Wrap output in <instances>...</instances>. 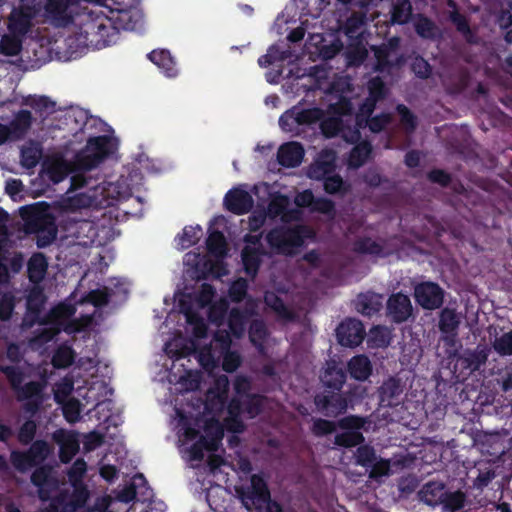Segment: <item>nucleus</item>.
<instances>
[{"label": "nucleus", "mask_w": 512, "mask_h": 512, "mask_svg": "<svg viewBox=\"0 0 512 512\" xmlns=\"http://www.w3.org/2000/svg\"><path fill=\"white\" fill-rule=\"evenodd\" d=\"M314 212H319L329 219H333L335 216V208L332 201L325 198L315 199V202L311 208Z\"/></svg>", "instance_id": "nucleus-61"}, {"label": "nucleus", "mask_w": 512, "mask_h": 512, "mask_svg": "<svg viewBox=\"0 0 512 512\" xmlns=\"http://www.w3.org/2000/svg\"><path fill=\"white\" fill-rule=\"evenodd\" d=\"M48 262L42 253L34 254L28 262L29 279L34 283L41 282L47 272Z\"/></svg>", "instance_id": "nucleus-34"}, {"label": "nucleus", "mask_w": 512, "mask_h": 512, "mask_svg": "<svg viewBox=\"0 0 512 512\" xmlns=\"http://www.w3.org/2000/svg\"><path fill=\"white\" fill-rule=\"evenodd\" d=\"M370 337L376 346L383 347L389 344V331L386 328L376 327L370 331Z\"/></svg>", "instance_id": "nucleus-64"}, {"label": "nucleus", "mask_w": 512, "mask_h": 512, "mask_svg": "<svg viewBox=\"0 0 512 512\" xmlns=\"http://www.w3.org/2000/svg\"><path fill=\"white\" fill-rule=\"evenodd\" d=\"M247 286L246 280L242 278L233 282L229 290L232 300L236 302L241 301L246 295Z\"/></svg>", "instance_id": "nucleus-63"}, {"label": "nucleus", "mask_w": 512, "mask_h": 512, "mask_svg": "<svg viewBox=\"0 0 512 512\" xmlns=\"http://www.w3.org/2000/svg\"><path fill=\"white\" fill-rule=\"evenodd\" d=\"M336 154L332 150H323L317 159L309 166L308 176L311 179H322L331 173L335 167Z\"/></svg>", "instance_id": "nucleus-18"}, {"label": "nucleus", "mask_w": 512, "mask_h": 512, "mask_svg": "<svg viewBox=\"0 0 512 512\" xmlns=\"http://www.w3.org/2000/svg\"><path fill=\"white\" fill-rule=\"evenodd\" d=\"M356 463L361 466H371L376 460V454L372 447L360 446L355 454Z\"/></svg>", "instance_id": "nucleus-58"}, {"label": "nucleus", "mask_w": 512, "mask_h": 512, "mask_svg": "<svg viewBox=\"0 0 512 512\" xmlns=\"http://www.w3.org/2000/svg\"><path fill=\"white\" fill-rule=\"evenodd\" d=\"M45 227L43 229L38 228L37 233V246L46 247L51 244L56 238L57 229L54 222L49 217L43 219Z\"/></svg>", "instance_id": "nucleus-37"}, {"label": "nucleus", "mask_w": 512, "mask_h": 512, "mask_svg": "<svg viewBox=\"0 0 512 512\" xmlns=\"http://www.w3.org/2000/svg\"><path fill=\"white\" fill-rule=\"evenodd\" d=\"M63 405V414L65 419L70 423H75L80 420L81 404L76 399L66 400Z\"/></svg>", "instance_id": "nucleus-50"}, {"label": "nucleus", "mask_w": 512, "mask_h": 512, "mask_svg": "<svg viewBox=\"0 0 512 512\" xmlns=\"http://www.w3.org/2000/svg\"><path fill=\"white\" fill-rule=\"evenodd\" d=\"M387 311L394 322L406 321L412 315V305L409 297L402 293L392 295L387 301Z\"/></svg>", "instance_id": "nucleus-17"}, {"label": "nucleus", "mask_w": 512, "mask_h": 512, "mask_svg": "<svg viewBox=\"0 0 512 512\" xmlns=\"http://www.w3.org/2000/svg\"><path fill=\"white\" fill-rule=\"evenodd\" d=\"M215 348L204 347L197 354L202 367L211 370L216 367L220 357H223L222 367L226 372H234L241 364L242 359L238 352L231 351V339L226 330H219L214 336Z\"/></svg>", "instance_id": "nucleus-4"}, {"label": "nucleus", "mask_w": 512, "mask_h": 512, "mask_svg": "<svg viewBox=\"0 0 512 512\" xmlns=\"http://www.w3.org/2000/svg\"><path fill=\"white\" fill-rule=\"evenodd\" d=\"M207 247L211 254L223 257L226 254V241L221 232H212L207 239Z\"/></svg>", "instance_id": "nucleus-45"}, {"label": "nucleus", "mask_w": 512, "mask_h": 512, "mask_svg": "<svg viewBox=\"0 0 512 512\" xmlns=\"http://www.w3.org/2000/svg\"><path fill=\"white\" fill-rule=\"evenodd\" d=\"M487 357L488 355L484 349H477L467 352L464 359L472 370H477L481 365L485 364Z\"/></svg>", "instance_id": "nucleus-60"}, {"label": "nucleus", "mask_w": 512, "mask_h": 512, "mask_svg": "<svg viewBox=\"0 0 512 512\" xmlns=\"http://www.w3.org/2000/svg\"><path fill=\"white\" fill-rule=\"evenodd\" d=\"M102 5L109 10L111 20L118 25L119 28L132 29L130 20L133 16V9L137 6V0H85Z\"/></svg>", "instance_id": "nucleus-9"}, {"label": "nucleus", "mask_w": 512, "mask_h": 512, "mask_svg": "<svg viewBox=\"0 0 512 512\" xmlns=\"http://www.w3.org/2000/svg\"><path fill=\"white\" fill-rule=\"evenodd\" d=\"M201 375L198 371H188L184 376L179 379V384L184 391H194L198 389L200 384Z\"/></svg>", "instance_id": "nucleus-59"}, {"label": "nucleus", "mask_w": 512, "mask_h": 512, "mask_svg": "<svg viewBox=\"0 0 512 512\" xmlns=\"http://www.w3.org/2000/svg\"><path fill=\"white\" fill-rule=\"evenodd\" d=\"M365 16L362 13H353L344 26L345 34L350 38H357L362 33Z\"/></svg>", "instance_id": "nucleus-46"}, {"label": "nucleus", "mask_w": 512, "mask_h": 512, "mask_svg": "<svg viewBox=\"0 0 512 512\" xmlns=\"http://www.w3.org/2000/svg\"><path fill=\"white\" fill-rule=\"evenodd\" d=\"M364 335L363 325L356 319H347L337 328V339L342 346H358L363 341Z\"/></svg>", "instance_id": "nucleus-14"}, {"label": "nucleus", "mask_w": 512, "mask_h": 512, "mask_svg": "<svg viewBox=\"0 0 512 512\" xmlns=\"http://www.w3.org/2000/svg\"><path fill=\"white\" fill-rule=\"evenodd\" d=\"M225 204L233 213L244 214L253 207V199L247 191L234 189L226 194Z\"/></svg>", "instance_id": "nucleus-21"}, {"label": "nucleus", "mask_w": 512, "mask_h": 512, "mask_svg": "<svg viewBox=\"0 0 512 512\" xmlns=\"http://www.w3.org/2000/svg\"><path fill=\"white\" fill-rule=\"evenodd\" d=\"M35 15L33 8L14 9L9 17V30L14 35H24L31 26V20Z\"/></svg>", "instance_id": "nucleus-22"}, {"label": "nucleus", "mask_w": 512, "mask_h": 512, "mask_svg": "<svg viewBox=\"0 0 512 512\" xmlns=\"http://www.w3.org/2000/svg\"><path fill=\"white\" fill-rule=\"evenodd\" d=\"M414 27L417 34L423 38L432 39L437 35V27L426 17L418 16L415 19Z\"/></svg>", "instance_id": "nucleus-47"}, {"label": "nucleus", "mask_w": 512, "mask_h": 512, "mask_svg": "<svg viewBox=\"0 0 512 512\" xmlns=\"http://www.w3.org/2000/svg\"><path fill=\"white\" fill-rule=\"evenodd\" d=\"M267 336V330L265 324L262 321L255 320L252 322L249 330V338L253 345L263 353V342Z\"/></svg>", "instance_id": "nucleus-43"}, {"label": "nucleus", "mask_w": 512, "mask_h": 512, "mask_svg": "<svg viewBox=\"0 0 512 512\" xmlns=\"http://www.w3.org/2000/svg\"><path fill=\"white\" fill-rule=\"evenodd\" d=\"M241 501L247 510L261 508L270 499L266 483L259 475H252L251 485L241 492Z\"/></svg>", "instance_id": "nucleus-13"}, {"label": "nucleus", "mask_w": 512, "mask_h": 512, "mask_svg": "<svg viewBox=\"0 0 512 512\" xmlns=\"http://www.w3.org/2000/svg\"><path fill=\"white\" fill-rule=\"evenodd\" d=\"M383 297L376 293L360 294L357 298L356 309L358 312L370 316L378 312L382 307Z\"/></svg>", "instance_id": "nucleus-30"}, {"label": "nucleus", "mask_w": 512, "mask_h": 512, "mask_svg": "<svg viewBox=\"0 0 512 512\" xmlns=\"http://www.w3.org/2000/svg\"><path fill=\"white\" fill-rule=\"evenodd\" d=\"M74 360V352L68 346H61L55 352L52 362L57 368H66L72 364Z\"/></svg>", "instance_id": "nucleus-49"}, {"label": "nucleus", "mask_w": 512, "mask_h": 512, "mask_svg": "<svg viewBox=\"0 0 512 512\" xmlns=\"http://www.w3.org/2000/svg\"><path fill=\"white\" fill-rule=\"evenodd\" d=\"M371 153V146L368 142H361L353 148L350 153L348 164L350 167L358 168L362 166Z\"/></svg>", "instance_id": "nucleus-39"}, {"label": "nucleus", "mask_w": 512, "mask_h": 512, "mask_svg": "<svg viewBox=\"0 0 512 512\" xmlns=\"http://www.w3.org/2000/svg\"><path fill=\"white\" fill-rule=\"evenodd\" d=\"M415 298L422 307L436 309L443 302V292L438 285L427 282L415 288Z\"/></svg>", "instance_id": "nucleus-16"}, {"label": "nucleus", "mask_w": 512, "mask_h": 512, "mask_svg": "<svg viewBox=\"0 0 512 512\" xmlns=\"http://www.w3.org/2000/svg\"><path fill=\"white\" fill-rule=\"evenodd\" d=\"M24 104L31 107L43 119L56 111V103L46 96L27 97Z\"/></svg>", "instance_id": "nucleus-33"}, {"label": "nucleus", "mask_w": 512, "mask_h": 512, "mask_svg": "<svg viewBox=\"0 0 512 512\" xmlns=\"http://www.w3.org/2000/svg\"><path fill=\"white\" fill-rule=\"evenodd\" d=\"M42 157V151L37 145H29L21 150V164L27 169L34 168Z\"/></svg>", "instance_id": "nucleus-42"}, {"label": "nucleus", "mask_w": 512, "mask_h": 512, "mask_svg": "<svg viewBox=\"0 0 512 512\" xmlns=\"http://www.w3.org/2000/svg\"><path fill=\"white\" fill-rule=\"evenodd\" d=\"M74 389V383L69 378L59 381L54 388V397L58 403H64Z\"/></svg>", "instance_id": "nucleus-54"}, {"label": "nucleus", "mask_w": 512, "mask_h": 512, "mask_svg": "<svg viewBox=\"0 0 512 512\" xmlns=\"http://www.w3.org/2000/svg\"><path fill=\"white\" fill-rule=\"evenodd\" d=\"M92 203L93 199L91 196H88L84 193H79L65 199L63 201V207L66 209L77 210L89 207Z\"/></svg>", "instance_id": "nucleus-52"}, {"label": "nucleus", "mask_w": 512, "mask_h": 512, "mask_svg": "<svg viewBox=\"0 0 512 512\" xmlns=\"http://www.w3.org/2000/svg\"><path fill=\"white\" fill-rule=\"evenodd\" d=\"M322 116L323 112L317 108L308 110L293 108L280 117L279 124L287 132H297L300 125L314 123Z\"/></svg>", "instance_id": "nucleus-11"}, {"label": "nucleus", "mask_w": 512, "mask_h": 512, "mask_svg": "<svg viewBox=\"0 0 512 512\" xmlns=\"http://www.w3.org/2000/svg\"><path fill=\"white\" fill-rule=\"evenodd\" d=\"M348 371L352 378L358 381H365L372 373V364L365 355H357L348 362Z\"/></svg>", "instance_id": "nucleus-28"}, {"label": "nucleus", "mask_w": 512, "mask_h": 512, "mask_svg": "<svg viewBox=\"0 0 512 512\" xmlns=\"http://www.w3.org/2000/svg\"><path fill=\"white\" fill-rule=\"evenodd\" d=\"M368 90L369 97L360 107L356 117L351 113L353 109L351 102L346 99H341L336 106H333V114L321 122V130L326 137L339 134L350 143L360 139L359 128L362 121L372 114L375 103L385 95V86L379 77L372 78L368 82Z\"/></svg>", "instance_id": "nucleus-1"}, {"label": "nucleus", "mask_w": 512, "mask_h": 512, "mask_svg": "<svg viewBox=\"0 0 512 512\" xmlns=\"http://www.w3.org/2000/svg\"><path fill=\"white\" fill-rule=\"evenodd\" d=\"M115 25L108 15L87 21L83 24L81 32L85 45L97 49L106 47L118 34V28Z\"/></svg>", "instance_id": "nucleus-6"}, {"label": "nucleus", "mask_w": 512, "mask_h": 512, "mask_svg": "<svg viewBox=\"0 0 512 512\" xmlns=\"http://www.w3.org/2000/svg\"><path fill=\"white\" fill-rule=\"evenodd\" d=\"M186 321L192 327V333L196 339H201L206 336L207 327L203 318L197 314L188 311L185 313Z\"/></svg>", "instance_id": "nucleus-48"}, {"label": "nucleus", "mask_w": 512, "mask_h": 512, "mask_svg": "<svg viewBox=\"0 0 512 512\" xmlns=\"http://www.w3.org/2000/svg\"><path fill=\"white\" fill-rule=\"evenodd\" d=\"M86 462L83 460V459H77L74 464L72 465V467L70 468V470L68 471V477H69V480L71 482V484L73 485V492L72 494H67V493H61L58 497L61 498V499H65V501H69L70 498L72 496H74V494L77 492V491H80V490H83L85 491L87 494H88V491L84 488H78L77 485L78 483L81 481V479L83 478L85 472H86Z\"/></svg>", "instance_id": "nucleus-32"}, {"label": "nucleus", "mask_w": 512, "mask_h": 512, "mask_svg": "<svg viewBox=\"0 0 512 512\" xmlns=\"http://www.w3.org/2000/svg\"><path fill=\"white\" fill-rule=\"evenodd\" d=\"M2 371L16 391L17 399L26 401L24 409L31 414L35 413L43 402L42 385L39 382H29L25 386L20 387L23 375L17 367L5 366L2 367Z\"/></svg>", "instance_id": "nucleus-5"}, {"label": "nucleus", "mask_w": 512, "mask_h": 512, "mask_svg": "<svg viewBox=\"0 0 512 512\" xmlns=\"http://www.w3.org/2000/svg\"><path fill=\"white\" fill-rule=\"evenodd\" d=\"M234 389L237 396L233 398L228 406V416L224 419L225 427L235 433L244 429L242 416L254 418L259 414L263 399L257 395H249L250 383L247 378L238 376L234 382Z\"/></svg>", "instance_id": "nucleus-3"}, {"label": "nucleus", "mask_w": 512, "mask_h": 512, "mask_svg": "<svg viewBox=\"0 0 512 512\" xmlns=\"http://www.w3.org/2000/svg\"><path fill=\"white\" fill-rule=\"evenodd\" d=\"M321 380L325 386L340 390L346 381V374L341 367L332 362L327 364Z\"/></svg>", "instance_id": "nucleus-31"}, {"label": "nucleus", "mask_w": 512, "mask_h": 512, "mask_svg": "<svg viewBox=\"0 0 512 512\" xmlns=\"http://www.w3.org/2000/svg\"><path fill=\"white\" fill-rule=\"evenodd\" d=\"M422 502L432 507L440 506L445 497V486L442 482H428L418 492Z\"/></svg>", "instance_id": "nucleus-26"}, {"label": "nucleus", "mask_w": 512, "mask_h": 512, "mask_svg": "<svg viewBox=\"0 0 512 512\" xmlns=\"http://www.w3.org/2000/svg\"><path fill=\"white\" fill-rule=\"evenodd\" d=\"M441 503L442 512H454L464 506L465 495L460 491L447 492L445 490V497Z\"/></svg>", "instance_id": "nucleus-41"}, {"label": "nucleus", "mask_w": 512, "mask_h": 512, "mask_svg": "<svg viewBox=\"0 0 512 512\" xmlns=\"http://www.w3.org/2000/svg\"><path fill=\"white\" fill-rule=\"evenodd\" d=\"M259 250L256 247L247 245L242 251V261L248 275L254 277L257 273L260 259Z\"/></svg>", "instance_id": "nucleus-36"}, {"label": "nucleus", "mask_w": 512, "mask_h": 512, "mask_svg": "<svg viewBox=\"0 0 512 512\" xmlns=\"http://www.w3.org/2000/svg\"><path fill=\"white\" fill-rule=\"evenodd\" d=\"M265 303L283 320L290 321L294 318V313L284 305L283 301L273 292L265 294Z\"/></svg>", "instance_id": "nucleus-35"}, {"label": "nucleus", "mask_w": 512, "mask_h": 512, "mask_svg": "<svg viewBox=\"0 0 512 512\" xmlns=\"http://www.w3.org/2000/svg\"><path fill=\"white\" fill-rule=\"evenodd\" d=\"M363 441L362 433L356 430H347L335 436V444L346 448L357 446Z\"/></svg>", "instance_id": "nucleus-44"}, {"label": "nucleus", "mask_w": 512, "mask_h": 512, "mask_svg": "<svg viewBox=\"0 0 512 512\" xmlns=\"http://www.w3.org/2000/svg\"><path fill=\"white\" fill-rule=\"evenodd\" d=\"M45 169L50 180L58 183L72 172V165L61 157H53L45 163Z\"/></svg>", "instance_id": "nucleus-27"}, {"label": "nucleus", "mask_w": 512, "mask_h": 512, "mask_svg": "<svg viewBox=\"0 0 512 512\" xmlns=\"http://www.w3.org/2000/svg\"><path fill=\"white\" fill-rule=\"evenodd\" d=\"M229 328L234 336L241 337L245 330V317L237 309H232L229 315Z\"/></svg>", "instance_id": "nucleus-53"}, {"label": "nucleus", "mask_w": 512, "mask_h": 512, "mask_svg": "<svg viewBox=\"0 0 512 512\" xmlns=\"http://www.w3.org/2000/svg\"><path fill=\"white\" fill-rule=\"evenodd\" d=\"M75 314V308L70 304L56 306L48 315L45 323H41L37 329V336L31 339V345H41L52 340L61 330L72 334L89 327L93 322L92 315H84L71 320Z\"/></svg>", "instance_id": "nucleus-2"}, {"label": "nucleus", "mask_w": 512, "mask_h": 512, "mask_svg": "<svg viewBox=\"0 0 512 512\" xmlns=\"http://www.w3.org/2000/svg\"><path fill=\"white\" fill-rule=\"evenodd\" d=\"M398 43V39H393L390 42L389 46H381V47H373L374 56L376 59V65L374 67L375 71L384 72L389 70L392 66L398 65L401 61L399 57H395V60L392 59V54L394 53V48Z\"/></svg>", "instance_id": "nucleus-24"}, {"label": "nucleus", "mask_w": 512, "mask_h": 512, "mask_svg": "<svg viewBox=\"0 0 512 512\" xmlns=\"http://www.w3.org/2000/svg\"><path fill=\"white\" fill-rule=\"evenodd\" d=\"M54 440L60 445V459L69 462L79 450V441L73 432L58 430L53 435Z\"/></svg>", "instance_id": "nucleus-20"}, {"label": "nucleus", "mask_w": 512, "mask_h": 512, "mask_svg": "<svg viewBox=\"0 0 512 512\" xmlns=\"http://www.w3.org/2000/svg\"><path fill=\"white\" fill-rule=\"evenodd\" d=\"M493 347L502 356L512 355V331L496 338Z\"/></svg>", "instance_id": "nucleus-57"}, {"label": "nucleus", "mask_w": 512, "mask_h": 512, "mask_svg": "<svg viewBox=\"0 0 512 512\" xmlns=\"http://www.w3.org/2000/svg\"><path fill=\"white\" fill-rule=\"evenodd\" d=\"M34 118L29 110H19L14 114L13 120L8 125L12 141L23 139L32 127Z\"/></svg>", "instance_id": "nucleus-25"}, {"label": "nucleus", "mask_w": 512, "mask_h": 512, "mask_svg": "<svg viewBox=\"0 0 512 512\" xmlns=\"http://www.w3.org/2000/svg\"><path fill=\"white\" fill-rule=\"evenodd\" d=\"M354 250L360 253L379 255L382 252V247L376 241L370 238H364L355 242Z\"/></svg>", "instance_id": "nucleus-56"}, {"label": "nucleus", "mask_w": 512, "mask_h": 512, "mask_svg": "<svg viewBox=\"0 0 512 512\" xmlns=\"http://www.w3.org/2000/svg\"><path fill=\"white\" fill-rule=\"evenodd\" d=\"M205 436L194 443L189 450L190 460H202L204 451H216L223 438V428L218 420L211 419L205 429Z\"/></svg>", "instance_id": "nucleus-8"}, {"label": "nucleus", "mask_w": 512, "mask_h": 512, "mask_svg": "<svg viewBox=\"0 0 512 512\" xmlns=\"http://www.w3.org/2000/svg\"><path fill=\"white\" fill-rule=\"evenodd\" d=\"M289 206L290 200L287 196L276 195L269 203L267 215L270 218L280 217L283 222H289L299 215L297 209H289Z\"/></svg>", "instance_id": "nucleus-19"}, {"label": "nucleus", "mask_w": 512, "mask_h": 512, "mask_svg": "<svg viewBox=\"0 0 512 512\" xmlns=\"http://www.w3.org/2000/svg\"><path fill=\"white\" fill-rule=\"evenodd\" d=\"M111 142L105 136L92 138L78 155L79 165L86 170L96 167L110 152Z\"/></svg>", "instance_id": "nucleus-10"}, {"label": "nucleus", "mask_w": 512, "mask_h": 512, "mask_svg": "<svg viewBox=\"0 0 512 512\" xmlns=\"http://www.w3.org/2000/svg\"><path fill=\"white\" fill-rule=\"evenodd\" d=\"M412 71L420 78L426 79L431 75L429 63L422 57H415L411 64Z\"/></svg>", "instance_id": "nucleus-62"}, {"label": "nucleus", "mask_w": 512, "mask_h": 512, "mask_svg": "<svg viewBox=\"0 0 512 512\" xmlns=\"http://www.w3.org/2000/svg\"><path fill=\"white\" fill-rule=\"evenodd\" d=\"M304 156L303 147L297 142L283 144L277 153L279 164L284 167H296L301 164Z\"/></svg>", "instance_id": "nucleus-23"}, {"label": "nucleus", "mask_w": 512, "mask_h": 512, "mask_svg": "<svg viewBox=\"0 0 512 512\" xmlns=\"http://www.w3.org/2000/svg\"><path fill=\"white\" fill-rule=\"evenodd\" d=\"M17 35L8 36L5 35L1 39L0 50L2 53L8 56H15L19 53L21 48V42L16 37Z\"/></svg>", "instance_id": "nucleus-55"}, {"label": "nucleus", "mask_w": 512, "mask_h": 512, "mask_svg": "<svg viewBox=\"0 0 512 512\" xmlns=\"http://www.w3.org/2000/svg\"><path fill=\"white\" fill-rule=\"evenodd\" d=\"M402 389L399 381L394 378L386 380L379 388L380 402L384 406H394L398 403Z\"/></svg>", "instance_id": "nucleus-29"}, {"label": "nucleus", "mask_w": 512, "mask_h": 512, "mask_svg": "<svg viewBox=\"0 0 512 512\" xmlns=\"http://www.w3.org/2000/svg\"><path fill=\"white\" fill-rule=\"evenodd\" d=\"M412 14V6L409 0H397L391 11V20L393 23H407Z\"/></svg>", "instance_id": "nucleus-38"}, {"label": "nucleus", "mask_w": 512, "mask_h": 512, "mask_svg": "<svg viewBox=\"0 0 512 512\" xmlns=\"http://www.w3.org/2000/svg\"><path fill=\"white\" fill-rule=\"evenodd\" d=\"M149 58L157 66L165 69L168 72L169 76L173 75V73H171L173 60H172V58H171V56H170L168 51H165V50L156 51V50H154V51H152L149 54Z\"/></svg>", "instance_id": "nucleus-51"}, {"label": "nucleus", "mask_w": 512, "mask_h": 512, "mask_svg": "<svg viewBox=\"0 0 512 512\" xmlns=\"http://www.w3.org/2000/svg\"><path fill=\"white\" fill-rule=\"evenodd\" d=\"M309 234L310 231L303 226L280 228L272 230L267 235V241L277 253L291 255L303 245L304 238Z\"/></svg>", "instance_id": "nucleus-7"}, {"label": "nucleus", "mask_w": 512, "mask_h": 512, "mask_svg": "<svg viewBox=\"0 0 512 512\" xmlns=\"http://www.w3.org/2000/svg\"><path fill=\"white\" fill-rule=\"evenodd\" d=\"M460 318L453 309L445 308L441 311L439 329L441 332L457 331Z\"/></svg>", "instance_id": "nucleus-40"}, {"label": "nucleus", "mask_w": 512, "mask_h": 512, "mask_svg": "<svg viewBox=\"0 0 512 512\" xmlns=\"http://www.w3.org/2000/svg\"><path fill=\"white\" fill-rule=\"evenodd\" d=\"M49 446L44 441H36L32 444L27 453L13 452L11 461L19 471H26L29 468L43 462L49 454Z\"/></svg>", "instance_id": "nucleus-12"}, {"label": "nucleus", "mask_w": 512, "mask_h": 512, "mask_svg": "<svg viewBox=\"0 0 512 512\" xmlns=\"http://www.w3.org/2000/svg\"><path fill=\"white\" fill-rule=\"evenodd\" d=\"M229 380L227 376L221 375L215 379L214 387L207 392L205 409L210 413L216 414L222 411L227 398Z\"/></svg>", "instance_id": "nucleus-15"}]
</instances>
